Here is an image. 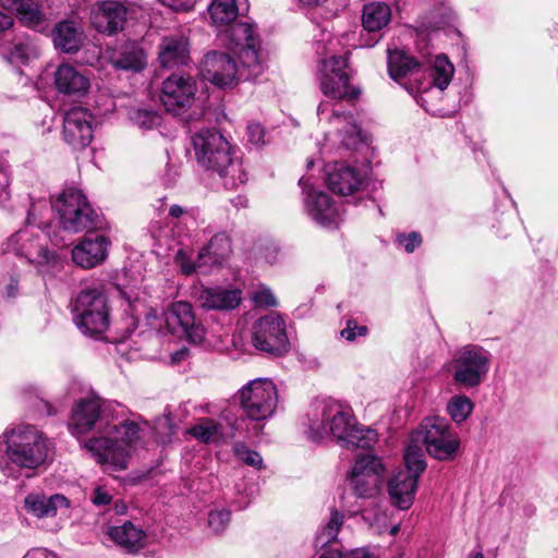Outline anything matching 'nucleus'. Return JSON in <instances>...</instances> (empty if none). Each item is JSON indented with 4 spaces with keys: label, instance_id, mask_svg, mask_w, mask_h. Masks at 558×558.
<instances>
[{
    "label": "nucleus",
    "instance_id": "1",
    "mask_svg": "<svg viewBox=\"0 0 558 558\" xmlns=\"http://www.w3.org/2000/svg\"><path fill=\"white\" fill-rule=\"evenodd\" d=\"M108 407L109 404L97 396L81 399L72 410L69 428L76 437L93 428L102 432L101 436L84 442V448L90 451L99 463L108 464L113 470H125L132 451L143 438L144 428L132 421L109 427L106 422Z\"/></svg>",
    "mask_w": 558,
    "mask_h": 558
},
{
    "label": "nucleus",
    "instance_id": "2",
    "mask_svg": "<svg viewBox=\"0 0 558 558\" xmlns=\"http://www.w3.org/2000/svg\"><path fill=\"white\" fill-rule=\"evenodd\" d=\"M305 433L314 441L333 436L349 449L371 448L377 441L374 429L356 425L347 408L327 399L311 405Z\"/></svg>",
    "mask_w": 558,
    "mask_h": 558
},
{
    "label": "nucleus",
    "instance_id": "3",
    "mask_svg": "<svg viewBox=\"0 0 558 558\" xmlns=\"http://www.w3.org/2000/svg\"><path fill=\"white\" fill-rule=\"evenodd\" d=\"M193 148L198 163L226 179V186H235L247 180L241 162L233 156V150L227 138L219 132L201 130L192 137Z\"/></svg>",
    "mask_w": 558,
    "mask_h": 558
},
{
    "label": "nucleus",
    "instance_id": "4",
    "mask_svg": "<svg viewBox=\"0 0 558 558\" xmlns=\"http://www.w3.org/2000/svg\"><path fill=\"white\" fill-rule=\"evenodd\" d=\"M5 454L19 468L34 470L48 459L49 442L44 434L32 425H20L3 433Z\"/></svg>",
    "mask_w": 558,
    "mask_h": 558
},
{
    "label": "nucleus",
    "instance_id": "5",
    "mask_svg": "<svg viewBox=\"0 0 558 558\" xmlns=\"http://www.w3.org/2000/svg\"><path fill=\"white\" fill-rule=\"evenodd\" d=\"M74 320L86 335H101L109 327L108 299L101 288H86L78 292L73 303Z\"/></svg>",
    "mask_w": 558,
    "mask_h": 558
},
{
    "label": "nucleus",
    "instance_id": "6",
    "mask_svg": "<svg viewBox=\"0 0 558 558\" xmlns=\"http://www.w3.org/2000/svg\"><path fill=\"white\" fill-rule=\"evenodd\" d=\"M61 227L77 233L99 227L98 216L85 195L76 189L64 190L53 202Z\"/></svg>",
    "mask_w": 558,
    "mask_h": 558
},
{
    "label": "nucleus",
    "instance_id": "7",
    "mask_svg": "<svg viewBox=\"0 0 558 558\" xmlns=\"http://www.w3.org/2000/svg\"><path fill=\"white\" fill-rule=\"evenodd\" d=\"M412 435L413 441L424 444L427 453L434 459L451 461L458 454L460 439L444 417H426Z\"/></svg>",
    "mask_w": 558,
    "mask_h": 558
},
{
    "label": "nucleus",
    "instance_id": "8",
    "mask_svg": "<svg viewBox=\"0 0 558 558\" xmlns=\"http://www.w3.org/2000/svg\"><path fill=\"white\" fill-rule=\"evenodd\" d=\"M322 125H329L327 138L339 142L345 147H353L360 142V124L352 112L345 111L341 104L322 101L317 107Z\"/></svg>",
    "mask_w": 558,
    "mask_h": 558
},
{
    "label": "nucleus",
    "instance_id": "9",
    "mask_svg": "<svg viewBox=\"0 0 558 558\" xmlns=\"http://www.w3.org/2000/svg\"><path fill=\"white\" fill-rule=\"evenodd\" d=\"M347 65L348 60L344 56H331L320 61L319 85L325 96L335 100L349 101L359 98L361 90L349 84Z\"/></svg>",
    "mask_w": 558,
    "mask_h": 558
},
{
    "label": "nucleus",
    "instance_id": "10",
    "mask_svg": "<svg viewBox=\"0 0 558 558\" xmlns=\"http://www.w3.org/2000/svg\"><path fill=\"white\" fill-rule=\"evenodd\" d=\"M239 396L241 407L250 420H267L276 411L277 388L269 379L258 378L250 381L240 390Z\"/></svg>",
    "mask_w": 558,
    "mask_h": 558
},
{
    "label": "nucleus",
    "instance_id": "11",
    "mask_svg": "<svg viewBox=\"0 0 558 558\" xmlns=\"http://www.w3.org/2000/svg\"><path fill=\"white\" fill-rule=\"evenodd\" d=\"M385 468L380 459L371 453L356 456L349 473V484L360 498L376 497L383 484Z\"/></svg>",
    "mask_w": 558,
    "mask_h": 558
},
{
    "label": "nucleus",
    "instance_id": "12",
    "mask_svg": "<svg viewBox=\"0 0 558 558\" xmlns=\"http://www.w3.org/2000/svg\"><path fill=\"white\" fill-rule=\"evenodd\" d=\"M490 354L481 347H464L452 361L453 379L457 384L472 388L478 386L486 376Z\"/></svg>",
    "mask_w": 558,
    "mask_h": 558
},
{
    "label": "nucleus",
    "instance_id": "13",
    "mask_svg": "<svg viewBox=\"0 0 558 558\" xmlns=\"http://www.w3.org/2000/svg\"><path fill=\"white\" fill-rule=\"evenodd\" d=\"M252 343L255 349L265 353H286L289 350V340L283 319L276 313L257 319L253 326Z\"/></svg>",
    "mask_w": 558,
    "mask_h": 558
},
{
    "label": "nucleus",
    "instance_id": "14",
    "mask_svg": "<svg viewBox=\"0 0 558 558\" xmlns=\"http://www.w3.org/2000/svg\"><path fill=\"white\" fill-rule=\"evenodd\" d=\"M197 92L196 80L187 73H173L162 82L160 100L167 111L180 114L191 108Z\"/></svg>",
    "mask_w": 558,
    "mask_h": 558
},
{
    "label": "nucleus",
    "instance_id": "15",
    "mask_svg": "<svg viewBox=\"0 0 558 558\" xmlns=\"http://www.w3.org/2000/svg\"><path fill=\"white\" fill-rule=\"evenodd\" d=\"M167 330L172 335L185 336L192 343H202L206 337V329L197 320L193 306L185 301L171 303L163 312Z\"/></svg>",
    "mask_w": 558,
    "mask_h": 558
},
{
    "label": "nucleus",
    "instance_id": "16",
    "mask_svg": "<svg viewBox=\"0 0 558 558\" xmlns=\"http://www.w3.org/2000/svg\"><path fill=\"white\" fill-rule=\"evenodd\" d=\"M305 193V208L310 217L318 225L336 228L341 219V211L336 202L325 192L308 187L305 179L300 180Z\"/></svg>",
    "mask_w": 558,
    "mask_h": 558
},
{
    "label": "nucleus",
    "instance_id": "17",
    "mask_svg": "<svg viewBox=\"0 0 558 558\" xmlns=\"http://www.w3.org/2000/svg\"><path fill=\"white\" fill-rule=\"evenodd\" d=\"M93 116L82 107H74L63 118V140L74 149H83L93 140Z\"/></svg>",
    "mask_w": 558,
    "mask_h": 558
},
{
    "label": "nucleus",
    "instance_id": "18",
    "mask_svg": "<svg viewBox=\"0 0 558 558\" xmlns=\"http://www.w3.org/2000/svg\"><path fill=\"white\" fill-rule=\"evenodd\" d=\"M238 73L235 61L225 52L213 51L203 59V78L218 87L233 86L238 82Z\"/></svg>",
    "mask_w": 558,
    "mask_h": 558
},
{
    "label": "nucleus",
    "instance_id": "19",
    "mask_svg": "<svg viewBox=\"0 0 558 558\" xmlns=\"http://www.w3.org/2000/svg\"><path fill=\"white\" fill-rule=\"evenodd\" d=\"M110 245L104 234L86 235L72 248L71 258L76 266L92 269L106 260Z\"/></svg>",
    "mask_w": 558,
    "mask_h": 558
},
{
    "label": "nucleus",
    "instance_id": "20",
    "mask_svg": "<svg viewBox=\"0 0 558 558\" xmlns=\"http://www.w3.org/2000/svg\"><path fill=\"white\" fill-rule=\"evenodd\" d=\"M128 12L124 1H100L92 10V23L98 32L111 35L123 28Z\"/></svg>",
    "mask_w": 558,
    "mask_h": 558
},
{
    "label": "nucleus",
    "instance_id": "21",
    "mask_svg": "<svg viewBox=\"0 0 558 558\" xmlns=\"http://www.w3.org/2000/svg\"><path fill=\"white\" fill-rule=\"evenodd\" d=\"M5 252L25 257L32 264L49 263L53 257L52 253L26 230L19 231L9 239Z\"/></svg>",
    "mask_w": 558,
    "mask_h": 558
},
{
    "label": "nucleus",
    "instance_id": "22",
    "mask_svg": "<svg viewBox=\"0 0 558 558\" xmlns=\"http://www.w3.org/2000/svg\"><path fill=\"white\" fill-rule=\"evenodd\" d=\"M53 84L60 94L81 97L88 92L90 80L85 71L70 63H61L53 72Z\"/></svg>",
    "mask_w": 558,
    "mask_h": 558
},
{
    "label": "nucleus",
    "instance_id": "23",
    "mask_svg": "<svg viewBox=\"0 0 558 558\" xmlns=\"http://www.w3.org/2000/svg\"><path fill=\"white\" fill-rule=\"evenodd\" d=\"M70 500L61 494L47 496L41 492H32L24 498V509L37 519L53 518L61 510L70 508Z\"/></svg>",
    "mask_w": 558,
    "mask_h": 558
},
{
    "label": "nucleus",
    "instance_id": "24",
    "mask_svg": "<svg viewBox=\"0 0 558 558\" xmlns=\"http://www.w3.org/2000/svg\"><path fill=\"white\" fill-rule=\"evenodd\" d=\"M242 300L239 289L222 287H202L196 294L199 306L206 311H230L235 308Z\"/></svg>",
    "mask_w": 558,
    "mask_h": 558
},
{
    "label": "nucleus",
    "instance_id": "25",
    "mask_svg": "<svg viewBox=\"0 0 558 558\" xmlns=\"http://www.w3.org/2000/svg\"><path fill=\"white\" fill-rule=\"evenodd\" d=\"M158 60L162 68L184 65L190 60V41L183 34L165 36L158 46Z\"/></svg>",
    "mask_w": 558,
    "mask_h": 558
},
{
    "label": "nucleus",
    "instance_id": "26",
    "mask_svg": "<svg viewBox=\"0 0 558 558\" xmlns=\"http://www.w3.org/2000/svg\"><path fill=\"white\" fill-rule=\"evenodd\" d=\"M326 182L333 193L350 195L361 186L362 177L353 167L337 162L327 167Z\"/></svg>",
    "mask_w": 558,
    "mask_h": 558
},
{
    "label": "nucleus",
    "instance_id": "27",
    "mask_svg": "<svg viewBox=\"0 0 558 558\" xmlns=\"http://www.w3.org/2000/svg\"><path fill=\"white\" fill-rule=\"evenodd\" d=\"M2 7L15 14L26 27L43 31L47 27V16L37 0H0Z\"/></svg>",
    "mask_w": 558,
    "mask_h": 558
},
{
    "label": "nucleus",
    "instance_id": "28",
    "mask_svg": "<svg viewBox=\"0 0 558 558\" xmlns=\"http://www.w3.org/2000/svg\"><path fill=\"white\" fill-rule=\"evenodd\" d=\"M417 476L399 471L389 482L388 492L392 504L401 510L409 509L414 500Z\"/></svg>",
    "mask_w": 558,
    "mask_h": 558
},
{
    "label": "nucleus",
    "instance_id": "29",
    "mask_svg": "<svg viewBox=\"0 0 558 558\" xmlns=\"http://www.w3.org/2000/svg\"><path fill=\"white\" fill-rule=\"evenodd\" d=\"M53 45L65 53H74L80 50L84 41V33L78 24L73 21L59 22L52 31Z\"/></svg>",
    "mask_w": 558,
    "mask_h": 558
},
{
    "label": "nucleus",
    "instance_id": "30",
    "mask_svg": "<svg viewBox=\"0 0 558 558\" xmlns=\"http://www.w3.org/2000/svg\"><path fill=\"white\" fill-rule=\"evenodd\" d=\"M111 541L130 553H135L145 546L146 533L130 521L109 527L107 532Z\"/></svg>",
    "mask_w": 558,
    "mask_h": 558
},
{
    "label": "nucleus",
    "instance_id": "31",
    "mask_svg": "<svg viewBox=\"0 0 558 558\" xmlns=\"http://www.w3.org/2000/svg\"><path fill=\"white\" fill-rule=\"evenodd\" d=\"M38 56V45L27 35L16 36L2 50L3 59L11 64H26Z\"/></svg>",
    "mask_w": 558,
    "mask_h": 558
},
{
    "label": "nucleus",
    "instance_id": "32",
    "mask_svg": "<svg viewBox=\"0 0 558 558\" xmlns=\"http://www.w3.org/2000/svg\"><path fill=\"white\" fill-rule=\"evenodd\" d=\"M231 253V241L226 233H217L209 243L198 252V259L207 258L210 265H219Z\"/></svg>",
    "mask_w": 558,
    "mask_h": 558
},
{
    "label": "nucleus",
    "instance_id": "33",
    "mask_svg": "<svg viewBox=\"0 0 558 558\" xmlns=\"http://www.w3.org/2000/svg\"><path fill=\"white\" fill-rule=\"evenodd\" d=\"M391 17L390 8L384 2H372L364 7L363 27L368 32H377L385 27Z\"/></svg>",
    "mask_w": 558,
    "mask_h": 558
},
{
    "label": "nucleus",
    "instance_id": "34",
    "mask_svg": "<svg viewBox=\"0 0 558 558\" xmlns=\"http://www.w3.org/2000/svg\"><path fill=\"white\" fill-rule=\"evenodd\" d=\"M257 40L253 27L247 23H236L221 34V41L231 50H238Z\"/></svg>",
    "mask_w": 558,
    "mask_h": 558
},
{
    "label": "nucleus",
    "instance_id": "35",
    "mask_svg": "<svg viewBox=\"0 0 558 558\" xmlns=\"http://www.w3.org/2000/svg\"><path fill=\"white\" fill-rule=\"evenodd\" d=\"M112 64L122 70L140 71L146 64L144 51L135 44L125 45L122 50L112 57Z\"/></svg>",
    "mask_w": 558,
    "mask_h": 558
},
{
    "label": "nucleus",
    "instance_id": "36",
    "mask_svg": "<svg viewBox=\"0 0 558 558\" xmlns=\"http://www.w3.org/2000/svg\"><path fill=\"white\" fill-rule=\"evenodd\" d=\"M417 63L407 53L393 50L388 52V71L391 78L400 81L409 75H415Z\"/></svg>",
    "mask_w": 558,
    "mask_h": 558
},
{
    "label": "nucleus",
    "instance_id": "37",
    "mask_svg": "<svg viewBox=\"0 0 558 558\" xmlns=\"http://www.w3.org/2000/svg\"><path fill=\"white\" fill-rule=\"evenodd\" d=\"M189 433L204 444L218 442L223 435L221 425L209 417L199 418Z\"/></svg>",
    "mask_w": 558,
    "mask_h": 558
},
{
    "label": "nucleus",
    "instance_id": "38",
    "mask_svg": "<svg viewBox=\"0 0 558 558\" xmlns=\"http://www.w3.org/2000/svg\"><path fill=\"white\" fill-rule=\"evenodd\" d=\"M208 13L215 25H230L239 15L235 0H213Z\"/></svg>",
    "mask_w": 558,
    "mask_h": 558
},
{
    "label": "nucleus",
    "instance_id": "39",
    "mask_svg": "<svg viewBox=\"0 0 558 558\" xmlns=\"http://www.w3.org/2000/svg\"><path fill=\"white\" fill-rule=\"evenodd\" d=\"M405 470L402 472H410L412 475H416L417 478L426 469V462L424 453L418 441H413V435L411 436L410 444L408 445L404 452Z\"/></svg>",
    "mask_w": 558,
    "mask_h": 558
},
{
    "label": "nucleus",
    "instance_id": "40",
    "mask_svg": "<svg viewBox=\"0 0 558 558\" xmlns=\"http://www.w3.org/2000/svg\"><path fill=\"white\" fill-rule=\"evenodd\" d=\"M258 40H255L238 50L235 52L239 54L242 69H247L248 77H256L262 73L263 66L259 59V54L257 51Z\"/></svg>",
    "mask_w": 558,
    "mask_h": 558
},
{
    "label": "nucleus",
    "instance_id": "41",
    "mask_svg": "<svg viewBox=\"0 0 558 558\" xmlns=\"http://www.w3.org/2000/svg\"><path fill=\"white\" fill-rule=\"evenodd\" d=\"M342 524L343 515L339 511L332 510L329 520L327 521L326 524L322 526V529L317 533L316 546L324 548L333 541H336Z\"/></svg>",
    "mask_w": 558,
    "mask_h": 558
},
{
    "label": "nucleus",
    "instance_id": "42",
    "mask_svg": "<svg viewBox=\"0 0 558 558\" xmlns=\"http://www.w3.org/2000/svg\"><path fill=\"white\" fill-rule=\"evenodd\" d=\"M454 68L446 56L439 54L432 69L433 84L444 90L452 80Z\"/></svg>",
    "mask_w": 558,
    "mask_h": 558
},
{
    "label": "nucleus",
    "instance_id": "43",
    "mask_svg": "<svg viewBox=\"0 0 558 558\" xmlns=\"http://www.w3.org/2000/svg\"><path fill=\"white\" fill-rule=\"evenodd\" d=\"M473 408V402L466 396H453L447 404V413L454 423L460 424L471 415Z\"/></svg>",
    "mask_w": 558,
    "mask_h": 558
},
{
    "label": "nucleus",
    "instance_id": "44",
    "mask_svg": "<svg viewBox=\"0 0 558 558\" xmlns=\"http://www.w3.org/2000/svg\"><path fill=\"white\" fill-rule=\"evenodd\" d=\"M153 428L159 441H169L177 428L171 412L166 410L161 416L157 417Z\"/></svg>",
    "mask_w": 558,
    "mask_h": 558
},
{
    "label": "nucleus",
    "instance_id": "45",
    "mask_svg": "<svg viewBox=\"0 0 558 558\" xmlns=\"http://www.w3.org/2000/svg\"><path fill=\"white\" fill-rule=\"evenodd\" d=\"M174 259L175 263L180 266L181 271L187 276L196 271H201L206 266H210V263L207 258L199 260L197 257L196 260H191L183 250H179L177 252Z\"/></svg>",
    "mask_w": 558,
    "mask_h": 558
},
{
    "label": "nucleus",
    "instance_id": "46",
    "mask_svg": "<svg viewBox=\"0 0 558 558\" xmlns=\"http://www.w3.org/2000/svg\"><path fill=\"white\" fill-rule=\"evenodd\" d=\"M234 454L239 460L243 461L245 464L252 468L259 470L263 466V458L260 454L254 450H251L243 442H238L234 446Z\"/></svg>",
    "mask_w": 558,
    "mask_h": 558
},
{
    "label": "nucleus",
    "instance_id": "47",
    "mask_svg": "<svg viewBox=\"0 0 558 558\" xmlns=\"http://www.w3.org/2000/svg\"><path fill=\"white\" fill-rule=\"evenodd\" d=\"M132 120L138 126L149 130L159 125L161 119L160 116L154 111L136 110L132 116Z\"/></svg>",
    "mask_w": 558,
    "mask_h": 558
},
{
    "label": "nucleus",
    "instance_id": "48",
    "mask_svg": "<svg viewBox=\"0 0 558 558\" xmlns=\"http://www.w3.org/2000/svg\"><path fill=\"white\" fill-rule=\"evenodd\" d=\"M229 522H230V511H228V510H225V509L215 510V511H210L208 514L209 527L215 533L222 532Z\"/></svg>",
    "mask_w": 558,
    "mask_h": 558
},
{
    "label": "nucleus",
    "instance_id": "49",
    "mask_svg": "<svg viewBox=\"0 0 558 558\" xmlns=\"http://www.w3.org/2000/svg\"><path fill=\"white\" fill-rule=\"evenodd\" d=\"M252 300L255 305L264 307H272L277 305V299L270 289L260 287L252 293Z\"/></svg>",
    "mask_w": 558,
    "mask_h": 558
},
{
    "label": "nucleus",
    "instance_id": "50",
    "mask_svg": "<svg viewBox=\"0 0 558 558\" xmlns=\"http://www.w3.org/2000/svg\"><path fill=\"white\" fill-rule=\"evenodd\" d=\"M90 501L96 507L107 506L112 501L111 494L101 486L96 487L92 495Z\"/></svg>",
    "mask_w": 558,
    "mask_h": 558
},
{
    "label": "nucleus",
    "instance_id": "51",
    "mask_svg": "<svg viewBox=\"0 0 558 558\" xmlns=\"http://www.w3.org/2000/svg\"><path fill=\"white\" fill-rule=\"evenodd\" d=\"M367 332L365 326H359L354 320H349L347 327L341 331V336L349 340H355L356 336H364Z\"/></svg>",
    "mask_w": 558,
    "mask_h": 558
},
{
    "label": "nucleus",
    "instance_id": "52",
    "mask_svg": "<svg viewBox=\"0 0 558 558\" xmlns=\"http://www.w3.org/2000/svg\"><path fill=\"white\" fill-rule=\"evenodd\" d=\"M398 242L408 253H412L421 244L422 238L418 233L412 232L408 235H399Z\"/></svg>",
    "mask_w": 558,
    "mask_h": 558
},
{
    "label": "nucleus",
    "instance_id": "53",
    "mask_svg": "<svg viewBox=\"0 0 558 558\" xmlns=\"http://www.w3.org/2000/svg\"><path fill=\"white\" fill-rule=\"evenodd\" d=\"M248 138L253 144L259 145L264 143V129L260 124L253 123L247 126Z\"/></svg>",
    "mask_w": 558,
    "mask_h": 558
},
{
    "label": "nucleus",
    "instance_id": "54",
    "mask_svg": "<svg viewBox=\"0 0 558 558\" xmlns=\"http://www.w3.org/2000/svg\"><path fill=\"white\" fill-rule=\"evenodd\" d=\"M13 25H14L13 17L10 14L0 11V35L2 33H4L5 31H9L10 28H12Z\"/></svg>",
    "mask_w": 558,
    "mask_h": 558
},
{
    "label": "nucleus",
    "instance_id": "55",
    "mask_svg": "<svg viewBox=\"0 0 558 558\" xmlns=\"http://www.w3.org/2000/svg\"><path fill=\"white\" fill-rule=\"evenodd\" d=\"M278 255H279V248L276 245L270 244L266 247L264 257L267 263L274 264V263H276Z\"/></svg>",
    "mask_w": 558,
    "mask_h": 558
},
{
    "label": "nucleus",
    "instance_id": "56",
    "mask_svg": "<svg viewBox=\"0 0 558 558\" xmlns=\"http://www.w3.org/2000/svg\"><path fill=\"white\" fill-rule=\"evenodd\" d=\"M10 184L9 177L5 171L0 169V199L8 194V186Z\"/></svg>",
    "mask_w": 558,
    "mask_h": 558
},
{
    "label": "nucleus",
    "instance_id": "57",
    "mask_svg": "<svg viewBox=\"0 0 558 558\" xmlns=\"http://www.w3.org/2000/svg\"><path fill=\"white\" fill-rule=\"evenodd\" d=\"M19 281L15 278H11L10 282L5 288V293L8 298H15L17 294Z\"/></svg>",
    "mask_w": 558,
    "mask_h": 558
},
{
    "label": "nucleus",
    "instance_id": "58",
    "mask_svg": "<svg viewBox=\"0 0 558 558\" xmlns=\"http://www.w3.org/2000/svg\"><path fill=\"white\" fill-rule=\"evenodd\" d=\"M343 555L344 558H373L366 550L361 548L348 551Z\"/></svg>",
    "mask_w": 558,
    "mask_h": 558
},
{
    "label": "nucleus",
    "instance_id": "59",
    "mask_svg": "<svg viewBox=\"0 0 558 558\" xmlns=\"http://www.w3.org/2000/svg\"><path fill=\"white\" fill-rule=\"evenodd\" d=\"M159 2L174 11H181L184 9V5L179 0H159Z\"/></svg>",
    "mask_w": 558,
    "mask_h": 558
},
{
    "label": "nucleus",
    "instance_id": "60",
    "mask_svg": "<svg viewBox=\"0 0 558 558\" xmlns=\"http://www.w3.org/2000/svg\"><path fill=\"white\" fill-rule=\"evenodd\" d=\"M318 558H344V555L338 549H329L324 551Z\"/></svg>",
    "mask_w": 558,
    "mask_h": 558
},
{
    "label": "nucleus",
    "instance_id": "61",
    "mask_svg": "<svg viewBox=\"0 0 558 558\" xmlns=\"http://www.w3.org/2000/svg\"><path fill=\"white\" fill-rule=\"evenodd\" d=\"M184 214V209L179 205H172L169 209V215L173 218H180Z\"/></svg>",
    "mask_w": 558,
    "mask_h": 558
},
{
    "label": "nucleus",
    "instance_id": "62",
    "mask_svg": "<svg viewBox=\"0 0 558 558\" xmlns=\"http://www.w3.org/2000/svg\"><path fill=\"white\" fill-rule=\"evenodd\" d=\"M114 511L117 514H124L126 512V505L123 501H117L114 504Z\"/></svg>",
    "mask_w": 558,
    "mask_h": 558
},
{
    "label": "nucleus",
    "instance_id": "63",
    "mask_svg": "<svg viewBox=\"0 0 558 558\" xmlns=\"http://www.w3.org/2000/svg\"><path fill=\"white\" fill-rule=\"evenodd\" d=\"M302 4L307 7L320 5L326 0H299Z\"/></svg>",
    "mask_w": 558,
    "mask_h": 558
},
{
    "label": "nucleus",
    "instance_id": "64",
    "mask_svg": "<svg viewBox=\"0 0 558 558\" xmlns=\"http://www.w3.org/2000/svg\"><path fill=\"white\" fill-rule=\"evenodd\" d=\"M186 355V351H179L175 353V355L172 357L173 361H180L181 359Z\"/></svg>",
    "mask_w": 558,
    "mask_h": 558
}]
</instances>
